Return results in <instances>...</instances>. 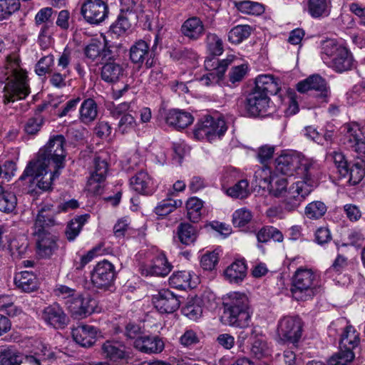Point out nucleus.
Returning <instances> with one entry per match:
<instances>
[{
    "label": "nucleus",
    "mask_w": 365,
    "mask_h": 365,
    "mask_svg": "<svg viewBox=\"0 0 365 365\" xmlns=\"http://www.w3.org/2000/svg\"><path fill=\"white\" fill-rule=\"evenodd\" d=\"M65 138L58 135L49 140L38 153L37 158L31 160L26 167L19 180H29V182L43 191L51 188L52 182L58 177V170L64 167L66 151Z\"/></svg>",
    "instance_id": "obj_1"
},
{
    "label": "nucleus",
    "mask_w": 365,
    "mask_h": 365,
    "mask_svg": "<svg viewBox=\"0 0 365 365\" xmlns=\"http://www.w3.org/2000/svg\"><path fill=\"white\" fill-rule=\"evenodd\" d=\"M53 205H41L34 225V235L36 239V255L39 258L48 259L58 250L57 238L47 231L55 224Z\"/></svg>",
    "instance_id": "obj_2"
},
{
    "label": "nucleus",
    "mask_w": 365,
    "mask_h": 365,
    "mask_svg": "<svg viewBox=\"0 0 365 365\" xmlns=\"http://www.w3.org/2000/svg\"><path fill=\"white\" fill-rule=\"evenodd\" d=\"M276 171L287 175L296 173L299 180L319 177V165L295 150H284L275 160Z\"/></svg>",
    "instance_id": "obj_3"
},
{
    "label": "nucleus",
    "mask_w": 365,
    "mask_h": 365,
    "mask_svg": "<svg viewBox=\"0 0 365 365\" xmlns=\"http://www.w3.org/2000/svg\"><path fill=\"white\" fill-rule=\"evenodd\" d=\"M6 68L12 79L4 88L3 102L5 104L24 99L30 93L26 73L19 68V61L15 56H6Z\"/></svg>",
    "instance_id": "obj_4"
},
{
    "label": "nucleus",
    "mask_w": 365,
    "mask_h": 365,
    "mask_svg": "<svg viewBox=\"0 0 365 365\" xmlns=\"http://www.w3.org/2000/svg\"><path fill=\"white\" fill-rule=\"evenodd\" d=\"M222 320L231 327L244 328L248 326L251 319L249 312L248 299L244 294L232 292L223 302Z\"/></svg>",
    "instance_id": "obj_5"
},
{
    "label": "nucleus",
    "mask_w": 365,
    "mask_h": 365,
    "mask_svg": "<svg viewBox=\"0 0 365 365\" xmlns=\"http://www.w3.org/2000/svg\"><path fill=\"white\" fill-rule=\"evenodd\" d=\"M317 274L311 269L299 267L292 277L291 292L297 301L312 299L319 291Z\"/></svg>",
    "instance_id": "obj_6"
},
{
    "label": "nucleus",
    "mask_w": 365,
    "mask_h": 365,
    "mask_svg": "<svg viewBox=\"0 0 365 365\" xmlns=\"http://www.w3.org/2000/svg\"><path fill=\"white\" fill-rule=\"evenodd\" d=\"M319 177L299 179L292 184L283 196L282 205L288 212L295 211L317 186Z\"/></svg>",
    "instance_id": "obj_7"
},
{
    "label": "nucleus",
    "mask_w": 365,
    "mask_h": 365,
    "mask_svg": "<svg viewBox=\"0 0 365 365\" xmlns=\"http://www.w3.org/2000/svg\"><path fill=\"white\" fill-rule=\"evenodd\" d=\"M360 344V334L356 329L351 326H346L340 338L339 351L334 355L338 358L341 365H347L355 357L354 350Z\"/></svg>",
    "instance_id": "obj_8"
},
{
    "label": "nucleus",
    "mask_w": 365,
    "mask_h": 365,
    "mask_svg": "<svg viewBox=\"0 0 365 365\" xmlns=\"http://www.w3.org/2000/svg\"><path fill=\"white\" fill-rule=\"evenodd\" d=\"M227 130V126L222 118L205 116L196 125L195 136L198 139L206 138L210 142L220 138Z\"/></svg>",
    "instance_id": "obj_9"
},
{
    "label": "nucleus",
    "mask_w": 365,
    "mask_h": 365,
    "mask_svg": "<svg viewBox=\"0 0 365 365\" xmlns=\"http://www.w3.org/2000/svg\"><path fill=\"white\" fill-rule=\"evenodd\" d=\"M116 277L115 266L104 259L98 262L91 272V281L97 289L109 290Z\"/></svg>",
    "instance_id": "obj_10"
},
{
    "label": "nucleus",
    "mask_w": 365,
    "mask_h": 365,
    "mask_svg": "<svg viewBox=\"0 0 365 365\" xmlns=\"http://www.w3.org/2000/svg\"><path fill=\"white\" fill-rule=\"evenodd\" d=\"M159 41V35L156 34L152 51L147 42L143 40L136 41L130 48V59L139 67L143 65L147 68H151L155 64L153 52Z\"/></svg>",
    "instance_id": "obj_11"
},
{
    "label": "nucleus",
    "mask_w": 365,
    "mask_h": 365,
    "mask_svg": "<svg viewBox=\"0 0 365 365\" xmlns=\"http://www.w3.org/2000/svg\"><path fill=\"white\" fill-rule=\"evenodd\" d=\"M81 14L90 24H99L108 16V7L103 0H86L81 6Z\"/></svg>",
    "instance_id": "obj_12"
},
{
    "label": "nucleus",
    "mask_w": 365,
    "mask_h": 365,
    "mask_svg": "<svg viewBox=\"0 0 365 365\" xmlns=\"http://www.w3.org/2000/svg\"><path fill=\"white\" fill-rule=\"evenodd\" d=\"M66 304L73 318L81 319L95 311L96 302L90 296L84 297L78 293L75 297L66 301Z\"/></svg>",
    "instance_id": "obj_13"
},
{
    "label": "nucleus",
    "mask_w": 365,
    "mask_h": 365,
    "mask_svg": "<svg viewBox=\"0 0 365 365\" xmlns=\"http://www.w3.org/2000/svg\"><path fill=\"white\" fill-rule=\"evenodd\" d=\"M277 333L283 341H289L294 344L302 335V324L298 317H284L279 322Z\"/></svg>",
    "instance_id": "obj_14"
},
{
    "label": "nucleus",
    "mask_w": 365,
    "mask_h": 365,
    "mask_svg": "<svg viewBox=\"0 0 365 365\" xmlns=\"http://www.w3.org/2000/svg\"><path fill=\"white\" fill-rule=\"evenodd\" d=\"M104 155V153H101L95 157L93 160L94 170L88 180V190L94 194L100 193L101 184L105 180L108 173V166Z\"/></svg>",
    "instance_id": "obj_15"
},
{
    "label": "nucleus",
    "mask_w": 365,
    "mask_h": 365,
    "mask_svg": "<svg viewBox=\"0 0 365 365\" xmlns=\"http://www.w3.org/2000/svg\"><path fill=\"white\" fill-rule=\"evenodd\" d=\"M215 295L210 292H204L200 297L188 299L182 312L185 316L191 320H197L202 314V306H205L215 300Z\"/></svg>",
    "instance_id": "obj_16"
},
{
    "label": "nucleus",
    "mask_w": 365,
    "mask_h": 365,
    "mask_svg": "<svg viewBox=\"0 0 365 365\" xmlns=\"http://www.w3.org/2000/svg\"><path fill=\"white\" fill-rule=\"evenodd\" d=\"M297 91L300 93H306L309 91H315L319 93L317 97L321 101H326L329 95V90L326 81L319 75L314 74L300 81L297 86Z\"/></svg>",
    "instance_id": "obj_17"
},
{
    "label": "nucleus",
    "mask_w": 365,
    "mask_h": 365,
    "mask_svg": "<svg viewBox=\"0 0 365 365\" xmlns=\"http://www.w3.org/2000/svg\"><path fill=\"white\" fill-rule=\"evenodd\" d=\"M172 267L173 266L168 262L165 255L163 253H160L150 263L142 264L140 269L141 274L145 277H165L170 272Z\"/></svg>",
    "instance_id": "obj_18"
},
{
    "label": "nucleus",
    "mask_w": 365,
    "mask_h": 365,
    "mask_svg": "<svg viewBox=\"0 0 365 365\" xmlns=\"http://www.w3.org/2000/svg\"><path fill=\"white\" fill-rule=\"evenodd\" d=\"M153 303L160 313H173L180 307L178 297L168 289H162L153 297Z\"/></svg>",
    "instance_id": "obj_19"
},
{
    "label": "nucleus",
    "mask_w": 365,
    "mask_h": 365,
    "mask_svg": "<svg viewBox=\"0 0 365 365\" xmlns=\"http://www.w3.org/2000/svg\"><path fill=\"white\" fill-rule=\"evenodd\" d=\"M43 320L55 329H63L69 322V318L58 304L45 307L41 316Z\"/></svg>",
    "instance_id": "obj_20"
},
{
    "label": "nucleus",
    "mask_w": 365,
    "mask_h": 365,
    "mask_svg": "<svg viewBox=\"0 0 365 365\" xmlns=\"http://www.w3.org/2000/svg\"><path fill=\"white\" fill-rule=\"evenodd\" d=\"M269 103V96L254 89L246 98V109L251 115L258 116L267 111Z\"/></svg>",
    "instance_id": "obj_21"
},
{
    "label": "nucleus",
    "mask_w": 365,
    "mask_h": 365,
    "mask_svg": "<svg viewBox=\"0 0 365 365\" xmlns=\"http://www.w3.org/2000/svg\"><path fill=\"white\" fill-rule=\"evenodd\" d=\"M303 11L314 19H320L330 15L331 0H304Z\"/></svg>",
    "instance_id": "obj_22"
},
{
    "label": "nucleus",
    "mask_w": 365,
    "mask_h": 365,
    "mask_svg": "<svg viewBox=\"0 0 365 365\" xmlns=\"http://www.w3.org/2000/svg\"><path fill=\"white\" fill-rule=\"evenodd\" d=\"M134 347L145 354H158L165 348L164 341L158 336H140L133 343Z\"/></svg>",
    "instance_id": "obj_23"
},
{
    "label": "nucleus",
    "mask_w": 365,
    "mask_h": 365,
    "mask_svg": "<svg viewBox=\"0 0 365 365\" xmlns=\"http://www.w3.org/2000/svg\"><path fill=\"white\" fill-rule=\"evenodd\" d=\"M73 340L83 347L93 346L98 334V329L91 325H79L72 329Z\"/></svg>",
    "instance_id": "obj_24"
},
{
    "label": "nucleus",
    "mask_w": 365,
    "mask_h": 365,
    "mask_svg": "<svg viewBox=\"0 0 365 365\" xmlns=\"http://www.w3.org/2000/svg\"><path fill=\"white\" fill-rule=\"evenodd\" d=\"M193 120L194 118L190 113L179 109L169 110L165 116L166 124L178 130L189 126Z\"/></svg>",
    "instance_id": "obj_25"
},
{
    "label": "nucleus",
    "mask_w": 365,
    "mask_h": 365,
    "mask_svg": "<svg viewBox=\"0 0 365 365\" xmlns=\"http://www.w3.org/2000/svg\"><path fill=\"white\" fill-rule=\"evenodd\" d=\"M255 89L267 96L276 95L280 90V80L272 75H260L256 78Z\"/></svg>",
    "instance_id": "obj_26"
},
{
    "label": "nucleus",
    "mask_w": 365,
    "mask_h": 365,
    "mask_svg": "<svg viewBox=\"0 0 365 365\" xmlns=\"http://www.w3.org/2000/svg\"><path fill=\"white\" fill-rule=\"evenodd\" d=\"M130 184L136 192L143 195H151L155 190L152 178L147 172L143 170L138 172L130 179Z\"/></svg>",
    "instance_id": "obj_27"
},
{
    "label": "nucleus",
    "mask_w": 365,
    "mask_h": 365,
    "mask_svg": "<svg viewBox=\"0 0 365 365\" xmlns=\"http://www.w3.org/2000/svg\"><path fill=\"white\" fill-rule=\"evenodd\" d=\"M123 66L115 60H110L105 63L101 72L102 80L107 83H115L124 75Z\"/></svg>",
    "instance_id": "obj_28"
},
{
    "label": "nucleus",
    "mask_w": 365,
    "mask_h": 365,
    "mask_svg": "<svg viewBox=\"0 0 365 365\" xmlns=\"http://www.w3.org/2000/svg\"><path fill=\"white\" fill-rule=\"evenodd\" d=\"M225 279L232 284L242 282L247 275V265L245 260H236L229 265L224 272Z\"/></svg>",
    "instance_id": "obj_29"
},
{
    "label": "nucleus",
    "mask_w": 365,
    "mask_h": 365,
    "mask_svg": "<svg viewBox=\"0 0 365 365\" xmlns=\"http://www.w3.org/2000/svg\"><path fill=\"white\" fill-rule=\"evenodd\" d=\"M250 351L257 358H262L269 354V346L265 336L253 329L250 337Z\"/></svg>",
    "instance_id": "obj_30"
},
{
    "label": "nucleus",
    "mask_w": 365,
    "mask_h": 365,
    "mask_svg": "<svg viewBox=\"0 0 365 365\" xmlns=\"http://www.w3.org/2000/svg\"><path fill=\"white\" fill-rule=\"evenodd\" d=\"M327 66L339 73L349 71L353 66L352 56L346 48H341L339 52L328 61Z\"/></svg>",
    "instance_id": "obj_31"
},
{
    "label": "nucleus",
    "mask_w": 365,
    "mask_h": 365,
    "mask_svg": "<svg viewBox=\"0 0 365 365\" xmlns=\"http://www.w3.org/2000/svg\"><path fill=\"white\" fill-rule=\"evenodd\" d=\"M181 31L190 40L196 41L203 35L205 28L203 23L199 18L192 17L183 23Z\"/></svg>",
    "instance_id": "obj_32"
},
{
    "label": "nucleus",
    "mask_w": 365,
    "mask_h": 365,
    "mask_svg": "<svg viewBox=\"0 0 365 365\" xmlns=\"http://www.w3.org/2000/svg\"><path fill=\"white\" fill-rule=\"evenodd\" d=\"M83 53L88 60L94 62L105 59L110 51L100 41L93 39L85 46Z\"/></svg>",
    "instance_id": "obj_33"
},
{
    "label": "nucleus",
    "mask_w": 365,
    "mask_h": 365,
    "mask_svg": "<svg viewBox=\"0 0 365 365\" xmlns=\"http://www.w3.org/2000/svg\"><path fill=\"white\" fill-rule=\"evenodd\" d=\"M101 354L104 358L117 361L125 358V347L119 341H106L101 346Z\"/></svg>",
    "instance_id": "obj_34"
},
{
    "label": "nucleus",
    "mask_w": 365,
    "mask_h": 365,
    "mask_svg": "<svg viewBox=\"0 0 365 365\" xmlns=\"http://www.w3.org/2000/svg\"><path fill=\"white\" fill-rule=\"evenodd\" d=\"M14 282L16 287L24 292H32L38 288L36 277L31 272L23 271L16 274Z\"/></svg>",
    "instance_id": "obj_35"
},
{
    "label": "nucleus",
    "mask_w": 365,
    "mask_h": 365,
    "mask_svg": "<svg viewBox=\"0 0 365 365\" xmlns=\"http://www.w3.org/2000/svg\"><path fill=\"white\" fill-rule=\"evenodd\" d=\"M169 284L171 287L178 289L194 288L196 282L193 279V275L189 271H180L174 272L169 278Z\"/></svg>",
    "instance_id": "obj_36"
},
{
    "label": "nucleus",
    "mask_w": 365,
    "mask_h": 365,
    "mask_svg": "<svg viewBox=\"0 0 365 365\" xmlns=\"http://www.w3.org/2000/svg\"><path fill=\"white\" fill-rule=\"evenodd\" d=\"M98 116V106L92 98L85 99L79 108L78 118L84 124L94 121Z\"/></svg>",
    "instance_id": "obj_37"
},
{
    "label": "nucleus",
    "mask_w": 365,
    "mask_h": 365,
    "mask_svg": "<svg viewBox=\"0 0 365 365\" xmlns=\"http://www.w3.org/2000/svg\"><path fill=\"white\" fill-rule=\"evenodd\" d=\"M24 354L11 346H0V365H21Z\"/></svg>",
    "instance_id": "obj_38"
},
{
    "label": "nucleus",
    "mask_w": 365,
    "mask_h": 365,
    "mask_svg": "<svg viewBox=\"0 0 365 365\" xmlns=\"http://www.w3.org/2000/svg\"><path fill=\"white\" fill-rule=\"evenodd\" d=\"M233 56H228L225 59L219 61L215 56L208 57L205 61V68L210 72L217 73L218 76H223L227 66L232 62Z\"/></svg>",
    "instance_id": "obj_39"
},
{
    "label": "nucleus",
    "mask_w": 365,
    "mask_h": 365,
    "mask_svg": "<svg viewBox=\"0 0 365 365\" xmlns=\"http://www.w3.org/2000/svg\"><path fill=\"white\" fill-rule=\"evenodd\" d=\"M345 47L339 44L334 39H328L322 41L321 45L322 58L324 63L328 64V61H331L341 48Z\"/></svg>",
    "instance_id": "obj_40"
},
{
    "label": "nucleus",
    "mask_w": 365,
    "mask_h": 365,
    "mask_svg": "<svg viewBox=\"0 0 365 365\" xmlns=\"http://www.w3.org/2000/svg\"><path fill=\"white\" fill-rule=\"evenodd\" d=\"M177 233L180 242L185 245L192 244L197 239L195 227L188 223H181L178 227Z\"/></svg>",
    "instance_id": "obj_41"
},
{
    "label": "nucleus",
    "mask_w": 365,
    "mask_h": 365,
    "mask_svg": "<svg viewBox=\"0 0 365 365\" xmlns=\"http://www.w3.org/2000/svg\"><path fill=\"white\" fill-rule=\"evenodd\" d=\"M88 218L89 215H81L74 218L68 224L65 232L68 240L73 241L76 239Z\"/></svg>",
    "instance_id": "obj_42"
},
{
    "label": "nucleus",
    "mask_w": 365,
    "mask_h": 365,
    "mask_svg": "<svg viewBox=\"0 0 365 365\" xmlns=\"http://www.w3.org/2000/svg\"><path fill=\"white\" fill-rule=\"evenodd\" d=\"M130 16L124 11V9H121L117 20L110 26V31L118 36L125 34L132 26Z\"/></svg>",
    "instance_id": "obj_43"
},
{
    "label": "nucleus",
    "mask_w": 365,
    "mask_h": 365,
    "mask_svg": "<svg viewBox=\"0 0 365 365\" xmlns=\"http://www.w3.org/2000/svg\"><path fill=\"white\" fill-rule=\"evenodd\" d=\"M203 202L196 197H190L186 202L187 215L192 222H197L201 217Z\"/></svg>",
    "instance_id": "obj_44"
},
{
    "label": "nucleus",
    "mask_w": 365,
    "mask_h": 365,
    "mask_svg": "<svg viewBox=\"0 0 365 365\" xmlns=\"http://www.w3.org/2000/svg\"><path fill=\"white\" fill-rule=\"evenodd\" d=\"M28 247V240L24 235L11 240L9 245L11 255L16 258L23 257L27 252Z\"/></svg>",
    "instance_id": "obj_45"
},
{
    "label": "nucleus",
    "mask_w": 365,
    "mask_h": 365,
    "mask_svg": "<svg viewBox=\"0 0 365 365\" xmlns=\"http://www.w3.org/2000/svg\"><path fill=\"white\" fill-rule=\"evenodd\" d=\"M208 53L213 56H220L224 51L222 38L215 34L207 33L205 39Z\"/></svg>",
    "instance_id": "obj_46"
},
{
    "label": "nucleus",
    "mask_w": 365,
    "mask_h": 365,
    "mask_svg": "<svg viewBox=\"0 0 365 365\" xmlns=\"http://www.w3.org/2000/svg\"><path fill=\"white\" fill-rule=\"evenodd\" d=\"M16 205V197L11 192L5 191L0 185V211L10 213L13 212Z\"/></svg>",
    "instance_id": "obj_47"
},
{
    "label": "nucleus",
    "mask_w": 365,
    "mask_h": 365,
    "mask_svg": "<svg viewBox=\"0 0 365 365\" xmlns=\"http://www.w3.org/2000/svg\"><path fill=\"white\" fill-rule=\"evenodd\" d=\"M327 207L322 201H313L309 203L304 209L305 216L312 220H318L327 212Z\"/></svg>",
    "instance_id": "obj_48"
},
{
    "label": "nucleus",
    "mask_w": 365,
    "mask_h": 365,
    "mask_svg": "<svg viewBox=\"0 0 365 365\" xmlns=\"http://www.w3.org/2000/svg\"><path fill=\"white\" fill-rule=\"evenodd\" d=\"M251 31L248 25H238L230 31L228 40L232 43H240L250 36Z\"/></svg>",
    "instance_id": "obj_49"
},
{
    "label": "nucleus",
    "mask_w": 365,
    "mask_h": 365,
    "mask_svg": "<svg viewBox=\"0 0 365 365\" xmlns=\"http://www.w3.org/2000/svg\"><path fill=\"white\" fill-rule=\"evenodd\" d=\"M227 195L235 197L244 199L250 195L249 189V182L247 180H241L233 186L229 187L226 191Z\"/></svg>",
    "instance_id": "obj_50"
},
{
    "label": "nucleus",
    "mask_w": 365,
    "mask_h": 365,
    "mask_svg": "<svg viewBox=\"0 0 365 365\" xmlns=\"http://www.w3.org/2000/svg\"><path fill=\"white\" fill-rule=\"evenodd\" d=\"M182 205V202L180 200H175L171 199H166L162 200L155 207V212L159 217H165L172 212H173L177 207H180Z\"/></svg>",
    "instance_id": "obj_51"
},
{
    "label": "nucleus",
    "mask_w": 365,
    "mask_h": 365,
    "mask_svg": "<svg viewBox=\"0 0 365 365\" xmlns=\"http://www.w3.org/2000/svg\"><path fill=\"white\" fill-rule=\"evenodd\" d=\"M329 158L334 162L339 175L346 178L349 174V165L344 154L339 151H333L329 154Z\"/></svg>",
    "instance_id": "obj_52"
},
{
    "label": "nucleus",
    "mask_w": 365,
    "mask_h": 365,
    "mask_svg": "<svg viewBox=\"0 0 365 365\" xmlns=\"http://www.w3.org/2000/svg\"><path fill=\"white\" fill-rule=\"evenodd\" d=\"M136 126L137 122L135 118L130 114H124L120 117L116 132L122 135L128 134L134 130Z\"/></svg>",
    "instance_id": "obj_53"
},
{
    "label": "nucleus",
    "mask_w": 365,
    "mask_h": 365,
    "mask_svg": "<svg viewBox=\"0 0 365 365\" xmlns=\"http://www.w3.org/2000/svg\"><path fill=\"white\" fill-rule=\"evenodd\" d=\"M19 8V0H0V21L7 19Z\"/></svg>",
    "instance_id": "obj_54"
},
{
    "label": "nucleus",
    "mask_w": 365,
    "mask_h": 365,
    "mask_svg": "<svg viewBox=\"0 0 365 365\" xmlns=\"http://www.w3.org/2000/svg\"><path fill=\"white\" fill-rule=\"evenodd\" d=\"M251 212L245 207L235 210L232 215V223L235 227H244L252 220Z\"/></svg>",
    "instance_id": "obj_55"
},
{
    "label": "nucleus",
    "mask_w": 365,
    "mask_h": 365,
    "mask_svg": "<svg viewBox=\"0 0 365 365\" xmlns=\"http://www.w3.org/2000/svg\"><path fill=\"white\" fill-rule=\"evenodd\" d=\"M240 11L246 14L259 15L264 12V7L262 4L250 1H244L237 4Z\"/></svg>",
    "instance_id": "obj_56"
},
{
    "label": "nucleus",
    "mask_w": 365,
    "mask_h": 365,
    "mask_svg": "<svg viewBox=\"0 0 365 365\" xmlns=\"http://www.w3.org/2000/svg\"><path fill=\"white\" fill-rule=\"evenodd\" d=\"M5 310L10 317H14L21 313V309L14 305L13 298L9 295L0 296V311Z\"/></svg>",
    "instance_id": "obj_57"
},
{
    "label": "nucleus",
    "mask_w": 365,
    "mask_h": 365,
    "mask_svg": "<svg viewBox=\"0 0 365 365\" xmlns=\"http://www.w3.org/2000/svg\"><path fill=\"white\" fill-rule=\"evenodd\" d=\"M287 181L284 178H274L269 185V192L275 197L284 196L287 191Z\"/></svg>",
    "instance_id": "obj_58"
},
{
    "label": "nucleus",
    "mask_w": 365,
    "mask_h": 365,
    "mask_svg": "<svg viewBox=\"0 0 365 365\" xmlns=\"http://www.w3.org/2000/svg\"><path fill=\"white\" fill-rule=\"evenodd\" d=\"M199 341V336L193 329H186L179 339L180 344L186 348L194 346Z\"/></svg>",
    "instance_id": "obj_59"
},
{
    "label": "nucleus",
    "mask_w": 365,
    "mask_h": 365,
    "mask_svg": "<svg viewBox=\"0 0 365 365\" xmlns=\"http://www.w3.org/2000/svg\"><path fill=\"white\" fill-rule=\"evenodd\" d=\"M364 170L358 164H354L351 167L349 166L348 182L349 185H354L359 183L364 176Z\"/></svg>",
    "instance_id": "obj_60"
},
{
    "label": "nucleus",
    "mask_w": 365,
    "mask_h": 365,
    "mask_svg": "<svg viewBox=\"0 0 365 365\" xmlns=\"http://www.w3.org/2000/svg\"><path fill=\"white\" fill-rule=\"evenodd\" d=\"M54 58L53 55H48L42 57L36 66V73L38 76H43L48 73L51 66L53 64Z\"/></svg>",
    "instance_id": "obj_61"
},
{
    "label": "nucleus",
    "mask_w": 365,
    "mask_h": 365,
    "mask_svg": "<svg viewBox=\"0 0 365 365\" xmlns=\"http://www.w3.org/2000/svg\"><path fill=\"white\" fill-rule=\"evenodd\" d=\"M43 123V119L41 115L31 118L26 121L24 125V130L26 133L30 135L36 134L39 131Z\"/></svg>",
    "instance_id": "obj_62"
},
{
    "label": "nucleus",
    "mask_w": 365,
    "mask_h": 365,
    "mask_svg": "<svg viewBox=\"0 0 365 365\" xmlns=\"http://www.w3.org/2000/svg\"><path fill=\"white\" fill-rule=\"evenodd\" d=\"M343 211L347 219L351 222L359 221L362 215L359 207L354 204H346L343 206Z\"/></svg>",
    "instance_id": "obj_63"
},
{
    "label": "nucleus",
    "mask_w": 365,
    "mask_h": 365,
    "mask_svg": "<svg viewBox=\"0 0 365 365\" xmlns=\"http://www.w3.org/2000/svg\"><path fill=\"white\" fill-rule=\"evenodd\" d=\"M255 177L259 179L260 186L264 188H269V185L274 178L271 176V170L267 167H263L255 173Z\"/></svg>",
    "instance_id": "obj_64"
}]
</instances>
